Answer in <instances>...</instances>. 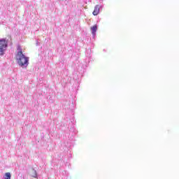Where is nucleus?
I'll use <instances>...</instances> for the list:
<instances>
[{
	"label": "nucleus",
	"instance_id": "obj_1",
	"mask_svg": "<svg viewBox=\"0 0 179 179\" xmlns=\"http://www.w3.org/2000/svg\"><path fill=\"white\" fill-rule=\"evenodd\" d=\"M17 50L18 52L15 56V59L17 62L18 65H20V66H27V65H29V57H27L23 55L20 46L17 47Z\"/></svg>",
	"mask_w": 179,
	"mask_h": 179
},
{
	"label": "nucleus",
	"instance_id": "obj_2",
	"mask_svg": "<svg viewBox=\"0 0 179 179\" xmlns=\"http://www.w3.org/2000/svg\"><path fill=\"white\" fill-rule=\"evenodd\" d=\"M8 47V42L5 39L0 40V55H3L5 50Z\"/></svg>",
	"mask_w": 179,
	"mask_h": 179
},
{
	"label": "nucleus",
	"instance_id": "obj_3",
	"mask_svg": "<svg viewBox=\"0 0 179 179\" xmlns=\"http://www.w3.org/2000/svg\"><path fill=\"white\" fill-rule=\"evenodd\" d=\"M99 13H100V6L96 5L94 7V10L92 13V15H94V16H97Z\"/></svg>",
	"mask_w": 179,
	"mask_h": 179
},
{
	"label": "nucleus",
	"instance_id": "obj_4",
	"mask_svg": "<svg viewBox=\"0 0 179 179\" xmlns=\"http://www.w3.org/2000/svg\"><path fill=\"white\" fill-rule=\"evenodd\" d=\"M92 34H96V31H97V25H94L93 27H91Z\"/></svg>",
	"mask_w": 179,
	"mask_h": 179
},
{
	"label": "nucleus",
	"instance_id": "obj_5",
	"mask_svg": "<svg viewBox=\"0 0 179 179\" xmlns=\"http://www.w3.org/2000/svg\"><path fill=\"white\" fill-rule=\"evenodd\" d=\"M12 176L10 175V173L7 172L5 173V178L4 179H10Z\"/></svg>",
	"mask_w": 179,
	"mask_h": 179
},
{
	"label": "nucleus",
	"instance_id": "obj_6",
	"mask_svg": "<svg viewBox=\"0 0 179 179\" xmlns=\"http://www.w3.org/2000/svg\"><path fill=\"white\" fill-rule=\"evenodd\" d=\"M33 177H37V173L36 172V171H34Z\"/></svg>",
	"mask_w": 179,
	"mask_h": 179
}]
</instances>
